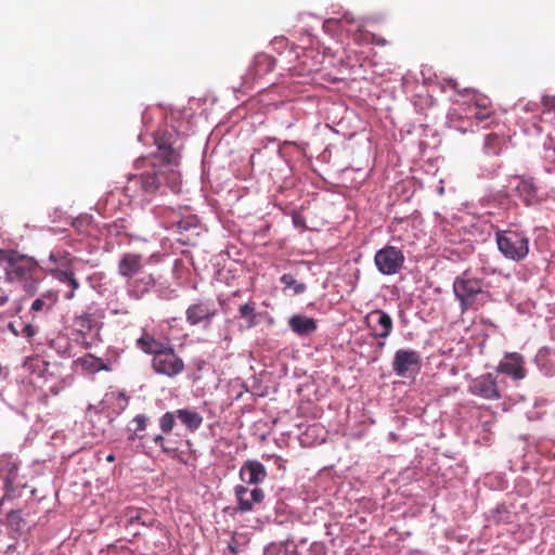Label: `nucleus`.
Masks as SVG:
<instances>
[{
    "instance_id": "nucleus-1",
    "label": "nucleus",
    "mask_w": 555,
    "mask_h": 555,
    "mask_svg": "<svg viewBox=\"0 0 555 555\" xmlns=\"http://www.w3.org/2000/svg\"><path fill=\"white\" fill-rule=\"evenodd\" d=\"M179 135L175 130L158 131L154 138L158 154L149 158H139L134 168L139 172L130 173L124 186V193L130 202L144 205L153 196L163 193L168 186L172 192L180 190V172L177 167L180 163Z\"/></svg>"
},
{
    "instance_id": "nucleus-2",
    "label": "nucleus",
    "mask_w": 555,
    "mask_h": 555,
    "mask_svg": "<svg viewBox=\"0 0 555 555\" xmlns=\"http://www.w3.org/2000/svg\"><path fill=\"white\" fill-rule=\"evenodd\" d=\"M460 95L462 100L457 101V107L450 109L448 114L450 127L463 133L473 132L474 126L492 116L491 102L488 96L475 90L465 89Z\"/></svg>"
},
{
    "instance_id": "nucleus-3",
    "label": "nucleus",
    "mask_w": 555,
    "mask_h": 555,
    "mask_svg": "<svg viewBox=\"0 0 555 555\" xmlns=\"http://www.w3.org/2000/svg\"><path fill=\"white\" fill-rule=\"evenodd\" d=\"M495 273V269L482 267L475 271L466 270L453 281V293L464 313L468 310H477L490 298L488 284L485 276Z\"/></svg>"
},
{
    "instance_id": "nucleus-4",
    "label": "nucleus",
    "mask_w": 555,
    "mask_h": 555,
    "mask_svg": "<svg viewBox=\"0 0 555 555\" xmlns=\"http://www.w3.org/2000/svg\"><path fill=\"white\" fill-rule=\"evenodd\" d=\"M508 185L515 197L527 208L555 209V186L539 182L528 175H515L508 179Z\"/></svg>"
},
{
    "instance_id": "nucleus-5",
    "label": "nucleus",
    "mask_w": 555,
    "mask_h": 555,
    "mask_svg": "<svg viewBox=\"0 0 555 555\" xmlns=\"http://www.w3.org/2000/svg\"><path fill=\"white\" fill-rule=\"evenodd\" d=\"M0 482L3 495L0 499V506L5 500H13L22 496L27 482L20 475V462L13 455L0 456Z\"/></svg>"
},
{
    "instance_id": "nucleus-6",
    "label": "nucleus",
    "mask_w": 555,
    "mask_h": 555,
    "mask_svg": "<svg viewBox=\"0 0 555 555\" xmlns=\"http://www.w3.org/2000/svg\"><path fill=\"white\" fill-rule=\"evenodd\" d=\"M36 268L37 262L34 258L14 251L9 258L5 275L8 281L22 284L26 293L33 294L39 285V281L33 278Z\"/></svg>"
},
{
    "instance_id": "nucleus-7",
    "label": "nucleus",
    "mask_w": 555,
    "mask_h": 555,
    "mask_svg": "<svg viewBox=\"0 0 555 555\" xmlns=\"http://www.w3.org/2000/svg\"><path fill=\"white\" fill-rule=\"evenodd\" d=\"M495 242L500 253L508 260L520 262L529 254V236L524 230H496Z\"/></svg>"
},
{
    "instance_id": "nucleus-8",
    "label": "nucleus",
    "mask_w": 555,
    "mask_h": 555,
    "mask_svg": "<svg viewBox=\"0 0 555 555\" xmlns=\"http://www.w3.org/2000/svg\"><path fill=\"white\" fill-rule=\"evenodd\" d=\"M25 369L34 376L42 378L44 383L49 384L47 389L57 395L63 389V382L59 380L54 375L55 364H51L40 357L28 358L24 364Z\"/></svg>"
},
{
    "instance_id": "nucleus-9",
    "label": "nucleus",
    "mask_w": 555,
    "mask_h": 555,
    "mask_svg": "<svg viewBox=\"0 0 555 555\" xmlns=\"http://www.w3.org/2000/svg\"><path fill=\"white\" fill-rule=\"evenodd\" d=\"M151 366L156 374L170 378L180 375L185 367L183 360L177 354L172 345L157 354L155 359H152Z\"/></svg>"
},
{
    "instance_id": "nucleus-10",
    "label": "nucleus",
    "mask_w": 555,
    "mask_h": 555,
    "mask_svg": "<svg viewBox=\"0 0 555 555\" xmlns=\"http://www.w3.org/2000/svg\"><path fill=\"white\" fill-rule=\"evenodd\" d=\"M167 228L180 235L178 241L183 245H194L197 236L204 230L203 224L195 215L183 216L177 220L172 219Z\"/></svg>"
},
{
    "instance_id": "nucleus-11",
    "label": "nucleus",
    "mask_w": 555,
    "mask_h": 555,
    "mask_svg": "<svg viewBox=\"0 0 555 555\" xmlns=\"http://www.w3.org/2000/svg\"><path fill=\"white\" fill-rule=\"evenodd\" d=\"M374 262L379 273L392 275L402 268L404 255L399 248L387 245L376 251Z\"/></svg>"
},
{
    "instance_id": "nucleus-12",
    "label": "nucleus",
    "mask_w": 555,
    "mask_h": 555,
    "mask_svg": "<svg viewBox=\"0 0 555 555\" xmlns=\"http://www.w3.org/2000/svg\"><path fill=\"white\" fill-rule=\"evenodd\" d=\"M217 313L218 310L212 300H198L186 308L185 320L191 326L204 324L206 327L211 323Z\"/></svg>"
},
{
    "instance_id": "nucleus-13",
    "label": "nucleus",
    "mask_w": 555,
    "mask_h": 555,
    "mask_svg": "<svg viewBox=\"0 0 555 555\" xmlns=\"http://www.w3.org/2000/svg\"><path fill=\"white\" fill-rule=\"evenodd\" d=\"M422 358L418 351L413 349H399L395 352L391 362L393 373L399 377H406L410 372L420 369Z\"/></svg>"
},
{
    "instance_id": "nucleus-14",
    "label": "nucleus",
    "mask_w": 555,
    "mask_h": 555,
    "mask_svg": "<svg viewBox=\"0 0 555 555\" xmlns=\"http://www.w3.org/2000/svg\"><path fill=\"white\" fill-rule=\"evenodd\" d=\"M468 392L486 400L500 399L496 379L491 373L474 378L468 385Z\"/></svg>"
},
{
    "instance_id": "nucleus-15",
    "label": "nucleus",
    "mask_w": 555,
    "mask_h": 555,
    "mask_svg": "<svg viewBox=\"0 0 555 555\" xmlns=\"http://www.w3.org/2000/svg\"><path fill=\"white\" fill-rule=\"evenodd\" d=\"M274 65L275 61L270 55L264 53L257 54L254 59L253 64L250 65L245 76L243 77L242 87L245 89L253 88L256 79L270 73L274 68Z\"/></svg>"
},
{
    "instance_id": "nucleus-16",
    "label": "nucleus",
    "mask_w": 555,
    "mask_h": 555,
    "mask_svg": "<svg viewBox=\"0 0 555 555\" xmlns=\"http://www.w3.org/2000/svg\"><path fill=\"white\" fill-rule=\"evenodd\" d=\"M102 318V311L95 305H89L81 313L74 317L73 324L77 333L86 336L92 331L98 330Z\"/></svg>"
},
{
    "instance_id": "nucleus-17",
    "label": "nucleus",
    "mask_w": 555,
    "mask_h": 555,
    "mask_svg": "<svg viewBox=\"0 0 555 555\" xmlns=\"http://www.w3.org/2000/svg\"><path fill=\"white\" fill-rule=\"evenodd\" d=\"M144 267V257L137 253H125L117 263L118 274L126 281L134 278Z\"/></svg>"
},
{
    "instance_id": "nucleus-18",
    "label": "nucleus",
    "mask_w": 555,
    "mask_h": 555,
    "mask_svg": "<svg viewBox=\"0 0 555 555\" xmlns=\"http://www.w3.org/2000/svg\"><path fill=\"white\" fill-rule=\"evenodd\" d=\"M366 321L374 337L387 338L392 331V319L383 310H373L366 315Z\"/></svg>"
},
{
    "instance_id": "nucleus-19",
    "label": "nucleus",
    "mask_w": 555,
    "mask_h": 555,
    "mask_svg": "<svg viewBox=\"0 0 555 555\" xmlns=\"http://www.w3.org/2000/svg\"><path fill=\"white\" fill-rule=\"evenodd\" d=\"M234 494L237 501V511L241 513L250 512L255 503H260L264 499V492L262 489L254 488L249 491L242 485L234 488Z\"/></svg>"
},
{
    "instance_id": "nucleus-20",
    "label": "nucleus",
    "mask_w": 555,
    "mask_h": 555,
    "mask_svg": "<svg viewBox=\"0 0 555 555\" xmlns=\"http://www.w3.org/2000/svg\"><path fill=\"white\" fill-rule=\"evenodd\" d=\"M156 285V281L152 274H143L126 281L127 295L135 300L143 298Z\"/></svg>"
},
{
    "instance_id": "nucleus-21",
    "label": "nucleus",
    "mask_w": 555,
    "mask_h": 555,
    "mask_svg": "<svg viewBox=\"0 0 555 555\" xmlns=\"http://www.w3.org/2000/svg\"><path fill=\"white\" fill-rule=\"evenodd\" d=\"M361 26V23L356 21L348 12L344 13L340 17L327 18L323 23V29L326 33L341 31L347 35L360 30Z\"/></svg>"
},
{
    "instance_id": "nucleus-22",
    "label": "nucleus",
    "mask_w": 555,
    "mask_h": 555,
    "mask_svg": "<svg viewBox=\"0 0 555 555\" xmlns=\"http://www.w3.org/2000/svg\"><path fill=\"white\" fill-rule=\"evenodd\" d=\"M501 373L512 376L514 379H522L526 376L524 358L517 352L506 353L498 366Z\"/></svg>"
},
{
    "instance_id": "nucleus-23",
    "label": "nucleus",
    "mask_w": 555,
    "mask_h": 555,
    "mask_svg": "<svg viewBox=\"0 0 555 555\" xmlns=\"http://www.w3.org/2000/svg\"><path fill=\"white\" fill-rule=\"evenodd\" d=\"M241 479L248 485H258L267 477L264 465L257 460H248L240 469Z\"/></svg>"
},
{
    "instance_id": "nucleus-24",
    "label": "nucleus",
    "mask_w": 555,
    "mask_h": 555,
    "mask_svg": "<svg viewBox=\"0 0 555 555\" xmlns=\"http://www.w3.org/2000/svg\"><path fill=\"white\" fill-rule=\"evenodd\" d=\"M237 319L242 322L238 324L240 331H248L256 327L260 322V313L257 312V305L254 300H248L240 305L237 309Z\"/></svg>"
},
{
    "instance_id": "nucleus-25",
    "label": "nucleus",
    "mask_w": 555,
    "mask_h": 555,
    "mask_svg": "<svg viewBox=\"0 0 555 555\" xmlns=\"http://www.w3.org/2000/svg\"><path fill=\"white\" fill-rule=\"evenodd\" d=\"M288 326L299 337L308 336L318 328L317 321L304 314H294L291 317Z\"/></svg>"
},
{
    "instance_id": "nucleus-26",
    "label": "nucleus",
    "mask_w": 555,
    "mask_h": 555,
    "mask_svg": "<svg viewBox=\"0 0 555 555\" xmlns=\"http://www.w3.org/2000/svg\"><path fill=\"white\" fill-rule=\"evenodd\" d=\"M59 291L56 289H48L43 292L38 298H36L31 306L30 312L33 313H47L53 309V307L59 301Z\"/></svg>"
},
{
    "instance_id": "nucleus-27",
    "label": "nucleus",
    "mask_w": 555,
    "mask_h": 555,
    "mask_svg": "<svg viewBox=\"0 0 555 555\" xmlns=\"http://www.w3.org/2000/svg\"><path fill=\"white\" fill-rule=\"evenodd\" d=\"M177 418L190 433L198 430L204 421L203 416L198 412L188 408L178 409Z\"/></svg>"
},
{
    "instance_id": "nucleus-28",
    "label": "nucleus",
    "mask_w": 555,
    "mask_h": 555,
    "mask_svg": "<svg viewBox=\"0 0 555 555\" xmlns=\"http://www.w3.org/2000/svg\"><path fill=\"white\" fill-rule=\"evenodd\" d=\"M137 346L146 354H151L152 359H155L157 354L163 352L169 343H163L155 339L153 336L143 335L137 340Z\"/></svg>"
},
{
    "instance_id": "nucleus-29",
    "label": "nucleus",
    "mask_w": 555,
    "mask_h": 555,
    "mask_svg": "<svg viewBox=\"0 0 555 555\" xmlns=\"http://www.w3.org/2000/svg\"><path fill=\"white\" fill-rule=\"evenodd\" d=\"M77 258L66 250H51L43 268H64L74 264Z\"/></svg>"
},
{
    "instance_id": "nucleus-30",
    "label": "nucleus",
    "mask_w": 555,
    "mask_h": 555,
    "mask_svg": "<svg viewBox=\"0 0 555 555\" xmlns=\"http://www.w3.org/2000/svg\"><path fill=\"white\" fill-rule=\"evenodd\" d=\"M81 369L88 373H96L100 371H111V365L103 359L91 353H87L78 359Z\"/></svg>"
},
{
    "instance_id": "nucleus-31",
    "label": "nucleus",
    "mask_w": 555,
    "mask_h": 555,
    "mask_svg": "<svg viewBox=\"0 0 555 555\" xmlns=\"http://www.w3.org/2000/svg\"><path fill=\"white\" fill-rule=\"evenodd\" d=\"M43 271L62 284L68 283L75 274L74 264L64 268H43Z\"/></svg>"
},
{
    "instance_id": "nucleus-32",
    "label": "nucleus",
    "mask_w": 555,
    "mask_h": 555,
    "mask_svg": "<svg viewBox=\"0 0 555 555\" xmlns=\"http://www.w3.org/2000/svg\"><path fill=\"white\" fill-rule=\"evenodd\" d=\"M280 282L285 286V288H289L293 291L295 295L302 294L307 286L305 283L298 282L292 274L285 273L280 278Z\"/></svg>"
},
{
    "instance_id": "nucleus-33",
    "label": "nucleus",
    "mask_w": 555,
    "mask_h": 555,
    "mask_svg": "<svg viewBox=\"0 0 555 555\" xmlns=\"http://www.w3.org/2000/svg\"><path fill=\"white\" fill-rule=\"evenodd\" d=\"M501 165L498 163H491L481 165L478 168L476 176L479 179L492 180L499 176Z\"/></svg>"
},
{
    "instance_id": "nucleus-34",
    "label": "nucleus",
    "mask_w": 555,
    "mask_h": 555,
    "mask_svg": "<svg viewBox=\"0 0 555 555\" xmlns=\"http://www.w3.org/2000/svg\"><path fill=\"white\" fill-rule=\"evenodd\" d=\"M502 139L498 134H488L485 138L483 150L488 155H498L501 151Z\"/></svg>"
},
{
    "instance_id": "nucleus-35",
    "label": "nucleus",
    "mask_w": 555,
    "mask_h": 555,
    "mask_svg": "<svg viewBox=\"0 0 555 555\" xmlns=\"http://www.w3.org/2000/svg\"><path fill=\"white\" fill-rule=\"evenodd\" d=\"M177 418V410L173 412H166L159 418V428L163 433L169 434L175 425Z\"/></svg>"
},
{
    "instance_id": "nucleus-36",
    "label": "nucleus",
    "mask_w": 555,
    "mask_h": 555,
    "mask_svg": "<svg viewBox=\"0 0 555 555\" xmlns=\"http://www.w3.org/2000/svg\"><path fill=\"white\" fill-rule=\"evenodd\" d=\"M7 526L14 530L21 531L24 526V519L22 518L21 512L17 509H11L7 515Z\"/></svg>"
},
{
    "instance_id": "nucleus-37",
    "label": "nucleus",
    "mask_w": 555,
    "mask_h": 555,
    "mask_svg": "<svg viewBox=\"0 0 555 555\" xmlns=\"http://www.w3.org/2000/svg\"><path fill=\"white\" fill-rule=\"evenodd\" d=\"M231 325H232V320L227 319L224 326L220 330V333H219L220 343H225L227 345H229L232 341Z\"/></svg>"
},
{
    "instance_id": "nucleus-38",
    "label": "nucleus",
    "mask_w": 555,
    "mask_h": 555,
    "mask_svg": "<svg viewBox=\"0 0 555 555\" xmlns=\"http://www.w3.org/2000/svg\"><path fill=\"white\" fill-rule=\"evenodd\" d=\"M105 274L102 272H94L88 276L87 281L91 288L100 292Z\"/></svg>"
},
{
    "instance_id": "nucleus-39",
    "label": "nucleus",
    "mask_w": 555,
    "mask_h": 555,
    "mask_svg": "<svg viewBox=\"0 0 555 555\" xmlns=\"http://www.w3.org/2000/svg\"><path fill=\"white\" fill-rule=\"evenodd\" d=\"M65 285H67L69 287V291H67L65 294H64V299L65 300H72L75 298L76 296V292L77 289L80 287V283L79 281L76 279V276L74 275L69 281L68 283H66Z\"/></svg>"
},
{
    "instance_id": "nucleus-40",
    "label": "nucleus",
    "mask_w": 555,
    "mask_h": 555,
    "mask_svg": "<svg viewBox=\"0 0 555 555\" xmlns=\"http://www.w3.org/2000/svg\"><path fill=\"white\" fill-rule=\"evenodd\" d=\"M542 105L544 107L543 113L553 115V118H555V96H548V95L543 96Z\"/></svg>"
},
{
    "instance_id": "nucleus-41",
    "label": "nucleus",
    "mask_w": 555,
    "mask_h": 555,
    "mask_svg": "<svg viewBox=\"0 0 555 555\" xmlns=\"http://www.w3.org/2000/svg\"><path fill=\"white\" fill-rule=\"evenodd\" d=\"M283 555H300L297 546L294 544L293 539H287L281 542Z\"/></svg>"
},
{
    "instance_id": "nucleus-42",
    "label": "nucleus",
    "mask_w": 555,
    "mask_h": 555,
    "mask_svg": "<svg viewBox=\"0 0 555 555\" xmlns=\"http://www.w3.org/2000/svg\"><path fill=\"white\" fill-rule=\"evenodd\" d=\"M135 524H141L143 526H150L151 525L150 521H146L145 519H143L141 512L130 511L129 514H128V525L133 526Z\"/></svg>"
},
{
    "instance_id": "nucleus-43",
    "label": "nucleus",
    "mask_w": 555,
    "mask_h": 555,
    "mask_svg": "<svg viewBox=\"0 0 555 555\" xmlns=\"http://www.w3.org/2000/svg\"><path fill=\"white\" fill-rule=\"evenodd\" d=\"M292 221H293V224H294V227L296 229H298L300 231H305L307 229L306 219H305V217L302 216L301 212L293 211V214H292Z\"/></svg>"
},
{
    "instance_id": "nucleus-44",
    "label": "nucleus",
    "mask_w": 555,
    "mask_h": 555,
    "mask_svg": "<svg viewBox=\"0 0 555 555\" xmlns=\"http://www.w3.org/2000/svg\"><path fill=\"white\" fill-rule=\"evenodd\" d=\"M166 255L160 251L152 253L150 256L144 257V264L159 263L165 259Z\"/></svg>"
},
{
    "instance_id": "nucleus-45",
    "label": "nucleus",
    "mask_w": 555,
    "mask_h": 555,
    "mask_svg": "<svg viewBox=\"0 0 555 555\" xmlns=\"http://www.w3.org/2000/svg\"><path fill=\"white\" fill-rule=\"evenodd\" d=\"M544 159L546 163H550L555 166V147L547 146L546 143H544Z\"/></svg>"
},
{
    "instance_id": "nucleus-46",
    "label": "nucleus",
    "mask_w": 555,
    "mask_h": 555,
    "mask_svg": "<svg viewBox=\"0 0 555 555\" xmlns=\"http://www.w3.org/2000/svg\"><path fill=\"white\" fill-rule=\"evenodd\" d=\"M282 551L281 542H272L264 547V555H276Z\"/></svg>"
},
{
    "instance_id": "nucleus-47",
    "label": "nucleus",
    "mask_w": 555,
    "mask_h": 555,
    "mask_svg": "<svg viewBox=\"0 0 555 555\" xmlns=\"http://www.w3.org/2000/svg\"><path fill=\"white\" fill-rule=\"evenodd\" d=\"M133 423L137 424L135 430H144L146 428L147 417L143 414H139L133 418Z\"/></svg>"
},
{
    "instance_id": "nucleus-48",
    "label": "nucleus",
    "mask_w": 555,
    "mask_h": 555,
    "mask_svg": "<svg viewBox=\"0 0 555 555\" xmlns=\"http://www.w3.org/2000/svg\"><path fill=\"white\" fill-rule=\"evenodd\" d=\"M36 327L31 324H24L22 328V334L28 338L33 337L36 334Z\"/></svg>"
},
{
    "instance_id": "nucleus-49",
    "label": "nucleus",
    "mask_w": 555,
    "mask_h": 555,
    "mask_svg": "<svg viewBox=\"0 0 555 555\" xmlns=\"http://www.w3.org/2000/svg\"><path fill=\"white\" fill-rule=\"evenodd\" d=\"M153 441L155 444L159 446L162 448V450L166 453L169 452V450L164 446V437L162 435H156L154 438H153Z\"/></svg>"
},
{
    "instance_id": "nucleus-50",
    "label": "nucleus",
    "mask_w": 555,
    "mask_h": 555,
    "mask_svg": "<svg viewBox=\"0 0 555 555\" xmlns=\"http://www.w3.org/2000/svg\"><path fill=\"white\" fill-rule=\"evenodd\" d=\"M14 253L13 250H5L0 248V264L4 261H7V264L9 263V258L11 254Z\"/></svg>"
},
{
    "instance_id": "nucleus-51",
    "label": "nucleus",
    "mask_w": 555,
    "mask_h": 555,
    "mask_svg": "<svg viewBox=\"0 0 555 555\" xmlns=\"http://www.w3.org/2000/svg\"><path fill=\"white\" fill-rule=\"evenodd\" d=\"M522 109L526 112H533L538 109V104L533 102H529L522 106Z\"/></svg>"
},
{
    "instance_id": "nucleus-52",
    "label": "nucleus",
    "mask_w": 555,
    "mask_h": 555,
    "mask_svg": "<svg viewBox=\"0 0 555 555\" xmlns=\"http://www.w3.org/2000/svg\"><path fill=\"white\" fill-rule=\"evenodd\" d=\"M111 398H117V399H120L124 401L125 405L127 404V401H128V398L126 397V395L124 392H112L109 395Z\"/></svg>"
},
{
    "instance_id": "nucleus-53",
    "label": "nucleus",
    "mask_w": 555,
    "mask_h": 555,
    "mask_svg": "<svg viewBox=\"0 0 555 555\" xmlns=\"http://www.w3.org/2000/svg\"><path fill=\"white\" fill-rule=\"evenodd\" d=\"M447 83H448V86H449L451 89H456V87H457L456 81H455V80H453V79H449V80H447Z\"/></svg>"
},
{
    "instance_id": "nucleus-54",
    "label": "nucleus",
    "mask_w": 555,
    "mask_h": 555,
    "mask_svg": "<svg viewBox=\"0 0 555 555\" xmlns=\"http://www.w3.org/2000/svg\"><path fill=\"white\" fill-rule=\"evenodd\" d=\"M112 313H114V314H119V313L127 314L128 310H126V309H113Z\"/></svg>"
},
{
    "instance_id": "nucleus-55",
    "label": "nucleus",
    "mask_w": 555,
    "mask_h": 555,
    "mask_svg": "<svg viewBox=\"0 0 555 555\" xmlns=\"http://www.w3.org/2000/svg\"><path fill=\"white\" fill-rule=\"evenodd\" d=\"M137 438H142V437L138 436L137 433L134 431V433L129 435L128 440L129 441H134Z\"/></svg>"
},
{
    "instance_id": "nucleus-56",
    "label": "nucleus",
    "mask_w": 555,
    "mask_h": 555,
    "mask_svg": "<svg viewBox=\"0 0 555 555\" xmlns=\"http://www.w3.org/2000/svg\"><path fill=\"white\" fill-rule=\"evenodd\" d=\"M8 327L14 335H18V332L15 330L13 323H9Z\"/></svg>"
},
{
    "instance_id": "nucleus-57",
    "label": "nucleus",
    "mask_w": 555,
    "mask_h": 555,
    "mask_svg": "<svg viewBox=\"0 0 555 555\" xmlns=\"http://www.w3.org/2000/svg\"><path fill=\"white\" fill-rule=\"evenodd\" d=\"M8 301L7 295H0V306H3Z\"/></svg>"
},
{
    "instance_id": "nucleus-58",
    "label": "nucleus",
    "mask_w": 555,
    "mask_h": 555,
    "mask_svg": "<svg viewBox=\"0 0 555 555\" xmlns=\"http://www.w3.org/2000/svg\"><path fill=\"white\" fill-rule=\"evenodd\" d=\"M229 550L232 554H237V552H238L237 548L232 544H229Z\"/></svg>"
},
{
    "instance_id": "nucleus-59",
    "label": "nucleus",
    "mask_w": 555,
    "mask_h": 555,
    "mask_svg": "<svg viewBox=\"0 0 555 555\" xmlns=\"http://www.w3.org/2000/svg\"><path fill=\"white\" fill-rule=\"evenodd\" d=\"M106 461L107 462H113L114 461V455L113 454L107 455Z\"/></svg>"
},
{
    "instance_id": "nucleus-60",
    "label": "nucleus",
    "mask_w": 555,
    "mask_h": 555,
    "mask_svg": "<svg viewBox=\"0 0 555 555\" xmlns=\"http://www.w3.org/2000/svg\"><path fill=\"white\" fill-rule=\"evenodd\" d=\"M375 42H376L377 44H385V43H386V40H384V39H383V40H376Z\"/></svg>"
},
{
    "instance_id": "nucleus-61",
    "label": "nucleus",
    "mask_w": 555,
    "mask_h": 555,
    "mask_svg": "<svg viewBox=\"0 0 555 555\" xmlns=\"http://www.w3.org/2000/svg\"><path fill=\"white\" fill-rule=\"evenodd\" d=\"M377 345H378L379 348H383L385 346V343L384 341H379Z\"/></svg>"
}]
</instances>
